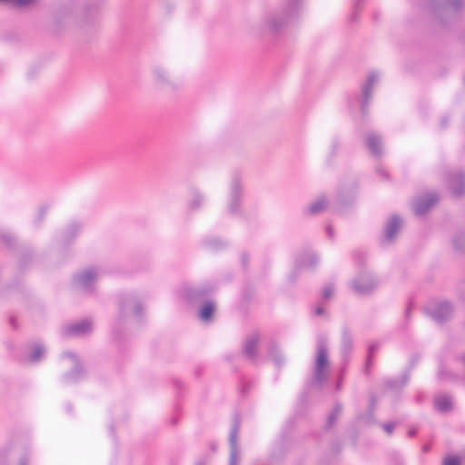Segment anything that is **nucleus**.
Segmentation results:
<instances>
[{
    "label": "nucleus",
    "mask_w": 465,
    "mask_h": 465,
    "mask_svg": "<svg viewBox=\"0 0 465 465\" xmlns=\"http://www.w3.org/2000/svg\"><path fill=\"white\" fill-rule=\"evenodd\" d=\"M326 232H327V234H328V236H329L330 238H332V237H333V230H332L331 226H328V227L326 228Z\"/></svg>",
    "instance_id": "obj_40"
},
{
    "label": "nucleus",
    "mask_w": 465,
    "mask_h": 465,
    "mask_svg": "<svg viewBox=\"0 0 465 465\" xmlns=\"http://www.w3.org/2000/svg\"><path fill=\"white\" fill-rule=\"evenodd\" d=\"M334 293V286L332 284H328L322 289V298L327 300L330 299Z\"/></svg>",
    "instance_id": "obj_33"
},
{
    "label": "nucleus",
    "mask_w": 465,
    "mask_h": 465,
    "mask_svg": "<svg viewBox=\"0 0 465 465\" xmlns=\"http://www.w3.org/2000/svg\"><path fill=\"white\" fill-rule=\"evenodd\" d=\"M239 422L234 421L229 436L230 457L228 465H239L241 460V450L238 445Z\"/></svg>",
    "instance_id": "obj_9"
},
{
    "label": "nucleus",
    "mask_w": 465,
    "mask_h": 465,
    "mask_svg": "<svg viewBox=\"0 0 465 465\" xmlns=\"http://www.w3.org/2000/svg\"><path fill=\"white\" fill-rule=\"evenodd\" d=\"M410 312H411V307H409V308L407 309V311H406V315H407V316L409 315Z\"/></svg>",
    "instance_id": "obj_47"
},
{
    "label": "nucleus",
    "mask_w": 465,
    "mask_h": 465,
    "mask_svg": "<svg viewBox=\"0 0 465 465\" xmlns=\"http://www.w3.org/2000/svg\"><path fill=\"white\" fill-rule=\"evenodd\" d=\"M453 246L455 249L460 251L465 250V232H460L457 235L454 236L453 240Z\"/></svg>",
    "instance_id": "obj_29"
},
{
    "label": "nucleus",
    "mask_w": 465,
    "mask_h": 465,
    "mask_svg": "<svg viewBox=\"0 0 465 465\" xmlns=\"http://www.w3.org/2000/svg\"><path fill=\"white\" fill-rule=\"evenodd\" d=\"M327 205L328 200L326 196L321 195L310 203L307 212L309 214L312 215L320 214L326 209Z\"/></svg>",
    "instance_id": "obj_20"
},
{
    "label": "nucleus",
    "mask_w": 465,
    "mask_h": 465,
    "mask_svg": "<svg viewBox=\"0 0 465 465\" xmlns=\"http://www.w3.org/2000/svg\"><path fill=\"white\" fill-rule=\"evenodd\" d=\"M283 452L281 450L279 456L282 457Z\"/></svg>",
    "instance_id": "obj_49"
},
{
    "label": "nucleus",
    "mask_w": 465,
    "mask_h": 465,
    "mask_svg": "<svg viewBox=\"0 0 465 465\" xmlns=\"http://www.w3.org/2000/svg\"><path fill=\"white\" fill-rule=\"evenodd\" d=\"M99 277V272L95 268H88L77 272L74 277V285L86 292H92Z\"/></svg>",
    "instance_id": "obj_5"
},
{
    "label": "nucleus",
    "mask_w": 465,
    "mask_h": 465,
    "mask_svg": "<svg viewBox=\"0 0 465 465\" xmlns=\"http://www.w3.org/2000/svg\"><path fill=\"white\" fill-rule=\"evenodd\" d=\"M276 459H278V457H277V455H276L275 451H273V453L272 454V457H271V461L272 462V461H274Z\"/></svg>",
    "instance_id": "obj_43"
},
{
    "label": "nucleus",
    "mask_w": 465,
    "mask_h": 465,
    "mask_svg": "<svg viewBox=\"0 0 465 465\" xmlns=\"http://www.w3.org/2000/svg\"><path fill=\"white\" fill-rule=\"evenodd\" d=\"M207 245L213 250L219 249L221 246L223 245V242H222L218 239H212L206 242Z\"/></svg>",
    "instance_id": "obj_35"
},
{
    "label": "nucleus",
    "mask_w": 465,
    "mask_h": 465,
    "mask_svg": "<svg viewBox=\"0 0 465 465\" xmlns=\"http://www.w3.org/2000/svg\"><path fill=\"white\" fill-rule=\"evenodd\" d=\"M424 311L436 322L441 323L450 319L453 308L449 302H431L425 306Z\"/></svg>",
    "instance_id": "obj_4"
},
{
    "label": "nucleus",
    "mask_w": 465,
    "mask_h": 465,
    "mask_svg": "<svg viewBox=\"0 0 465 465\" xmlns=\"http://www.w3.org/2000/svg\"><path fill=\"white\" fill-rule=\"evenodd\" d=\"M45 350L41 343H35L29 353V361L32 363L39 362L45 357Z\"/></svg>",
    "instance_id": "obj_23"
},
{
    "label": "nucleus",
    "mask_w": 465,
    "mask_h": 465,
    "mask_svg": "<svg viewBox=\"0 0 465 465\" xmlns=\"http://www.w3.org/2000/svg\"><path fill=\"white\" fill-rule=\"evenodd\" d=\"M142 310V304L133 296L124 297L120 303V312L124 315L132 312L134 316L138 317Z\"/></svg>",
    "instance_id": "obj_16"
},
{
    "label": "nucleus",
    "mask_w": 465,
    "mask_h": 465,
    "mask_svg": "<svg viewBox=\"0 0 465 465\" xmlns=\"http://www.w3.org/2000/svg\"><path fill=\"white\" fill-rule=\"evenodd\" d=\"M315 313L320 316L323 315L324 314L323 309L322 307H317L315 310Z\"/></svg>",
    "instance_id": "obj_41"
},
{
    "label": "nucleus",
    "mask_w": 465,
    "mask_h": 465,
    "mask_svg": "<svg viewBox=\"0 0 465 465\" xmlns=\"http://www.w3.org/2000/svg\"><path fill=\"white\" fill-rule=\"evenodd\" d=\"M101 0H94L84 5L83 12L85 15H94L99 8Z\"/></svg>",
    "instance_id": "obj_27"
},
{
    "label": "nucleus",
    "mask_w": 465,
    "mask_h": 465,
    "mask_svg": "<svg viewBox=\"0 0 465 465\" xmlns=\"http://www.w3.org/2000/svg\"><path fill=\"white\" fill-rule=\"evenodd\" d=\"M380 80V75L377 72H371L362 86L361 97L359 101L360 107L362 113H365L369 100L372 95V91Z\"/></svg>",
    "instance_id": "obj_8"
},
{
    "label": "nucleus",
    "mask_w": 465,
    "mask_h": 465,
    "mask_svg": "<svg viewBox=\"0 0 465 465\" xmlns=\"http://www.w3.org/2000/svg\"><path fill=\"white\" fill-rule=\"evenodd\" d=\"M205 197L200 192L194 190L192 193V198L188 203V207L192 211H196L203 206Z\"/></svg>",
    "instance_id": "obj_22"
},
{
    "label": "nucleus",
    "mask_w": 465,
    "mask_h": 465,
    "mask_svg": "<svg viewBox=\"0 0 465 465\" xmlns=\"http://www.w3.org/2000/svg\"><path fill=\"white\" fill-rule=\"evenodd\" d=\"M464 0H446L444 8L450 11H458L463 5Z\"/></svg>",
    "instance_id": "obj_31"
},
{
    "label": "nucleus",
    "mask_w": 465,
    "mask_h": 465,
    "mask_svg": "<svg viewBox=\"0 0 465 465\" xmlns=\"http://www.w3.org/2000/svg\"><path fill=\"white\" fill-rule=\"evenodd\" d=\"M379 282L372 273L363 271L357 274L351 281V289L359 295H368L377 287Z\"/></svg>",
    "instance_id": "obj_3"
},
{
    "label": "nucleus",
    "mask_w": 465,
    "mask_h": 465,
    "mask_svg": "<svg viewBox=\"0 0 465 465\" xmlns=\"http://www.w3.org/2000/svg\"><path fill=\"white\" fill-rule=\"evenodd\" d=\"M93 330L91 320L84 319L68 325L63 329V334L67 337H80L88 334Z\"/></svg>",
    "instance_id": "obj_11"
},
{
    "label": "nucleus",
    "mask_w": 465,
    "mask_h": 465,
    "mask_svg": "<svg viewBox=\"0 0 465 465\" xmlns=\"http://www.w3.org/2000/svg\"><path fill=\"white\" fill-rule=\"evenodd\" d=\"M319 263V258L313 252H308L301 255L295 262L297 270L312 269Z\"/></svg>",
    "instance_id": "obj_18"
},
{
    "label": "nucleus",
    "mask_w": 465,
    "mask_h": 465,
    "mask_svg": "<svg viewBox=\"0 0 465 465\" xmlns=\"http://www.w3.org/2000/svg\"><path fill=\"white\" fill-rule=\"evenodd\" d=\"M214 304L212 302H205L201 310H200V318L202 321L207 322L211 319L213 311H214Z\"/></svg>",
    "instance_id": "obj_25"
},
{
    "label": "nucleus",
    "mask_w": 465,
    "mask_h": 465,
    "mask_svg": "<svg viewBox=\"0 0 465 465\" xmlns=\"http://www.w3.org/2000/svg\"><path fill=\"white\" fill-rule=\"evenodd\" d=\"M258 341V333H252L247 337L243 345V351L248 357L254 358L256 356Z\"/></svg>",
    "instance_id": "obj_19"
},
{
    "label": "nucleus",
    "mask_w": 465,
    "mask_h": 465,
    "mask_svg": "<svg viewBox=\"0 0 465 465\" xmlns=\"http://www.w3.org/2000/svg\"><path fill=\"white\" fill-rule=\"evenodd\" d=\"M152 73L154 84L157 87L164 88L173 85L171 74L165 67L162 65H155L153 66Z\"/></svg>",
    "instance_id": "obj_14"
},
{
    "label": "nucleus",
    "mask_w": 465,
    "mask_h": 465,
    "mask_svg": "<svg viewBox=\"0 0 465 465\" xmlns=\"http://www.w3.org/2000/svg\"><path fill=\"white\" fill-rule=\"evenodd\" d=\"M360 420L366 423H371L373 420V411L370 410L365 416H361Z\"/></svg>",
    "instance_id": "obj_37"
},
{
    "label": "nucleus",
    "mask_w": 465,
    "mask_h": 465,
    "mask_svg": "<svg viewBox=\"0 0 465 465\" xmlns=\"http://www.w3.org/2000/svg\"><path fill=\"white\" fill-rule=\"evenodd\" d=\"M363 0H353V6L355 10V14L351 16L352 19L356 18V12L361 9V2Z\"/></svg>",
    "instance_id": "obj_39"
},
{
    "label": "nucleus",
    "mask_w": 465,
    "mask_h": 465,
    "mask_svg": "<svg viewBox=\"0 0 465 465\" xmlns=\"http://www.w3.org/2000/svg\"><path fill=\"white\" fill-rule=\"evenodd\" d=\"M213 289V286L188 287L184 289L183 297L189 302H197L203 299Z\"/></svg>",
    "instance_id": "obj_17"
},
{
    "label": "nucleus",
    "mask_w": 465,
    "mask_h": 465,
    "mask_svg": "<svg viewBox=\"0 0 465 465\" xmlns=\"http://www.w3.org/2000/svg\"><path fill=\"white\" fill-rule=\"evenodd\" d=\"M270 356L277 366H280L284 361L283 356L276 346H272L270 349Z\"/></svg>",
    "instance_id": "obj_30"
},
{
    "label": "nucleus",
    "mask_w": 465,
    "mask_h": 465,
    "mask_svg": "<svg viewBox=\"0 0 465 465\" xmlns=\"http://www.w3.org/2000/svg\"><path fill=\"white\" fill-rule=\"evenodd\" d=\"M395 426H396V423L394 422H391V423H386V424H383L382 427L385 430V432L389 435H391L394 429H395Z\"/></svg>",
    "instance_id": "obj_38"
},
{
    "label": "nucleus",
    "mask_w": 465,
    "mask_h": 465,
    "mask_svg": "<svg viewBox=\"0 0 465 465\" xmlns=\"http://www.w3.org/2000/svg\"><path fill=\"white\" fill-rule=\"evenodd\" d=\"M329 351L326 341L319 339L316 346L313 381L322 384L328 376Z\"/></svg>",
    "instance_id": "obj_2"
},
{
    "label": "nucleus",
    "mask_w": 465,
    "mask_h": 465,
    "mask_svg": "<svg viewBox=\"0 0 465 465\" xmlns=\"http://www.w3.org/2000/svg\"><path fill=\"white\" fill-rule=\"evenodd\" d=\"M449 187L455 196L462 195L465 193V173L463 171L450 173Z\"/></svg>",
    "instance_id": "obj_13"
},
{
    "label": "nucleus",
    "mask_w": 465,
    "mask_h": 465,
    "mask_svg": "<svg viewBox=\"0 0 465 465\" xmlns=\"http://www.w3.org/2000/svg\"><path fill=\"white\" fill-rule=\"evenodd\" d=\"M434 405L437 411L447 412L452 409V399L450 395L440 394L435 397Z\"/></svg>",
    "instance_id": "obj_21"
},
{
    "label": "nucleus",
    "mask_w": 465,
    "mask_h": 465,
    "mask_svg": "<svg viewBox=\"0 0 465 465\" xmlns=\"http://www.w3.org/2000/svg\"><path fill=\"white\" fill-rule=\"evenodd\" d=\"M242 196V183L239 174H234L230 183L229 212L234 213L238 211Z\"/></svg>",
    "instance_id": "obj_6"
},
{
    "label": "nucleus",
    "mask_w": 465,
    "mask_h": 465,
    "mask_svg": "<svg viewBox=\"0 0 465 465\" xmlns=\"http://www.w3.org/2000/svg\"><path fill=\"white\" fill-rule=\"evenodd\" d=\"M415 434H416V430H411L409 431V436H410V437H413Z\"/></svg>",
    "instance_id": "obj_44"
},
{
    "label": "nucleus",
    "mask_w": 465,
    "mask_h": 465,
    "mask_svg": "<svg viewBox=\"0 0 465 465\" xmlns=\"http://www.w3.org/2000/svg\"><path fill=\"white\" fill-rule=\"evenodd\" d=\"M430 447L428 445L423 446V451H428Z\"/></svg>",
    "instance_id": "obj_45"
},
{
    "label": "nucleus",
    "mask_w": 465,
    "mask_h": 465,
    "mask_svg": "<svg viewBox=\"0 0 465 465\" xmlns=\"http://www.w3.org/2000/svg\"><path fill=\"white\" fill-rule=\"evenodd\" d=\"M401 225L402 221L398 215H391L388 219L385 224L384 235L381 240V244L383 246L390 245L393 242L401 228Z\"/></svg>",
    "instance_id": "obj_7"
},
{
    "label": "nucleus",
    "mask_w": 465,
    "mask_h": 465,
    "mask_svg": "<svg viewBox=\"0 0 465 465\" xmlns=\"http://www.w3.org/2000/svg\"><path fill=\"white\" fill-rule=\"evenodd\" d=\"M365 142L368 149L374 156L382 154V138L374 131H370L365 136Z\"/></svg>",
    "instance_id": "obj_15"
},
{
    "label": "nucleus",
    "mask_w": 465,
    "mask_h": 465,
    "mask_svg": "<svg viewBox=\"0 0 465 465\" xmlns=\"http://www.w3.org/2000/svg\"><path fill=\"white\" fill-rule=\"evenodd\" d=\"M378 348H379L378 343L373 342V343L370 344L369 349H368L367 365L370 364L371 359L373 356L374 352L378 350Z\"/></svg>",
    "instance_id": "obj_34"
},
{
    "label": "nucleus",
    "mask_w": 465,
    "mask_h": 465,
    "mask_svg": "<svg viewBox=\"0 0 465 465\" xmlns=\"http://www.w3.org/2000/svg\"><path fill=\"white\" fill-rule=\"evenodd\" d=\"M242 262H244L245 256H242Z\"/></svg>",
    "instance_id": "obj_50"
},
{
    "label": "nucleus",
    "mask_w": 465,
    "mask_h": 465,
    "mask_svg": "<svg viewBox=\"0 0 465 465\" xmlns=\"http://www.w3.org/2000/svg\"><path fill=\"white\" fill-rule=\"evenodd\" d=\"M82 224L76 222H74L70 223L66 229L65 234H66V240H72L74 239L81 231Z\"/></svg>",
    "instance_id": "obj_26"
},
{
    "label": "nucleus",
    "mask_w": 465,
    "mask_h": 465,
    "mask_svg": "<svg viewBox=\"0 0 465 465\" xmlns=\"http://www.w3.org/2000/svg\"><path fill=\"white\" fill-rule=\"evenodd\" d=\"M34 0H0V3H6L15 6H26L30 5Z\"/></svg>",
    "instance_id": "obj_32"
},
{
    "label": "nucleus",
    "mask_w": 465,
    "mask_h": 465,
    "mask_svg": "<svg viewBox=\"0 0 465 465\" xmlns=\"http://www.w3.org/2000/svg\"><path fill=\"white\" fill-rule=\"evenodd\" d=\"M443 465H460V460L457 457H448L444 460Z\"/></svg>",
    "instance_id": "obj_36"
},
{
    "label": "nucleus",
    "mask_w": 465,
    "mask_h": 465,
    "mask_svg": "<svg viewBox=\"0 0 465 465\" xmlns=\"http://www.w3.org/2000/svg\"><path fill=\"white\" fill-rule=\"evenodd\" d=\"M63 357L70 359L74 366L73 370L64 376L65 382L73 383L80 381L84 377V371L80 366L77 358L70 351L64 352Z\"/></svg>",
    "instance_id": "obj_12"
},
{
    "label": "nucleus",
    "mask_w": 465,
    "mask_h": 465,
    "mask_svg": "<svg viewBox=\"0 0 465 465\" xmlns=\"http://www.w3.org/2000/svg\"><path fill=\"white\" fill-rule=\"evenodd\" d=\"M19 465H26V461H25V460H22L20 461V464H19Z\"/></svg>",
    "instance_id": "obj_46"
},
{
    "label": "nucleus",
    "mask_w": 465,
    "mask_h": 465,
    "mask_svg": "<svg viewBox=\"0 0 465 465\" xmlns=\"http://www.w3.org/2000/svg\"><path fill=\"white\" fill-rule=\"evenodd\" d=\"M353 348V340L351 336L348 333H343L342 340H341V354L342 357L345 358L349 355V353L351 351Z\"/></svg>",
    "instance_id": "obj_24"
},
{
    "label": "nucleus",
    "mask_w": 465,
    "mask_h": 465,
    "mask_svg": "<svg viewBox=\"0 0 465 465\" xmlns=\"http://www.w3.org/2000/svg\"><path fill=\"white\" fill-rule=\"evenodd\" d=\"M196 465H204L203 462H197Z\"/></svg>",
    "instance_id": "obj_48"
},
{
    "label": "nucleus",
    "mask_w": 465,
    "mask_h": 465,
    "mask_svg": "<svg viewBox=\"0 0 465 465\" xmlns=\"http://www.w3.org/2000/svg\"><path fill=\"white\" fill-rule=\"evenodd\" d=\"M45 215V210H41L39 213L38 222H41Z\"/></svg>",
    "instance_id": "obj_42"
},
{
    "label": "nucleus",
    "mask_w": 465,
    "mask_h": 465,
    "mask_svg": "<svg viewBox=\"0 0 465 465\" xmlns=\"http://www.w3.org/2000/svg\"><path fill=\"white\" fill-rule=\"evenodd\" d=\"M303 0H286L280 9L266 12L261 19V29L272 34L281 31L292 18L298 15Z\"/></svg>",
    "instance_id": "obj_1"
},
{
    "label": "nucleus",
    "mask_w": 465,
    "mask_h": 465,
    "mask_svg": "<svg viewBox=\"0 0 465 465\" xmlns=\"http://www.w3.org/2000/svg\"><path fill=\"white\" fill-rule=\"evenodd\" d=\"M341 404H336L334 406L333 410L331 411V412L328 416L327 425L329 427H331L334 424V422L338 419V417L341 414Z\"/></svg>",
    "instance_id": "obj_28"
},
{
    "label": "nucleus",
    "mask_w": 465,
    "mask_h": 465,
    "mask_svg": "<svg viewBox=\"0 0 465 465\" xmlns=\"http://www.w3.org/2000/svg\"><path fill=\"white\" fill-rule=\"evenodd\" d=\"M439 196L436 193H429L418 197L413 203V211L416 215L425 214L437 202Z\"/></svg>",
    "instance_id": "obj_10"
}]
</instances>
